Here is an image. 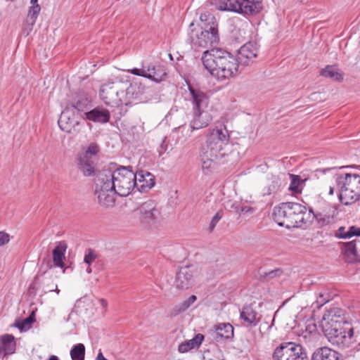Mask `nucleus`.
I'll use <instances>...</instances> for the list:
<instances>
[{
    "label": "nucleus",
    "instance_id": "obj_1",
    "mask_svg": "<svg viewBox=\"0 0 360 360\" xmlns=\"http://www.w3.org/2000/svg\"><path fill=\"white\" fill-rule=\"evenodd\" d=\"M258 48L256 42L246 43L240 48L236 58L219 49H207L203 52L201 60L211 75L224 81L237 73L239 64L248 65L257 56Z\"/></svg>",
    "mask_w": 360,
    "mask_h": 360
},
{
    "label": "nucleus",
    "instance_id": "obj_2",
    "mask_svg": "<svg viewBox=\"0 0 360 360\" xmlns=\"http://www.w3.org/2000/svg\"><path fill=\"white\" fill-rule=\"evenodd\" d=\"M188 40L194 50L217 46L219 41V33L215 17L209 12L201 13L200 23L190 24Z\"/></svg>",
    "mask_w": 360,
    "mask_h": 360
},
{
    "label": "nucleus",
    "instance_id": "obj_3",
    "mask_svg": "<svg viewBox=\"0 0 360 360\" xmlns=\"http://www.w3.org/2000/svg\"><path fill=\"white\" fill-rule=\"evenodd\" d=\"M305 206L292 202H283L274 209L273 219L280 226L288 229L300 227L309 219Z\"/></svg>",
    "mask_w": 360,
    "mask_h": 360
},
{
    "label": "nucleus",
    "instance_id": "obj_4",
    "mask_svg": "<svg viewBox=\"0 0 360 360\" xmlns=\"http://www.w3.org/2000/svg\"><path fill=\"white\" fill-rule=\"evenodd\" d=\"M131 166H120L116 169H103L98 171L103 176L108 179L111 188H115L117 194L125 197L129 195L136 187V174Z\"/></svg>",
    "mask_w": 360,
    "mask_h": 360
},
{
    "label": "nucleus",
    "instance_id": "obj_5",
    "mask_svg": "<svg viewBox=\"0 0 360 360\" xmlns=\"http://www.w3.org/2000/svg\"><path fill=\"white\" fill-rule=\"evenodd\" d=\"M335 183L342 204L352 205L360 199V175L352 173L337 175Z\"/></svg>",
    "mask_w": 360,
    "mask_h": 360
},
{
    "label": "nucleus",
    "instance_id": "obj_6",
    "mask_svg": "<svg viewBox=\"0 0 360 360\" xmlns=\"http://www.w3.org/2000/svg\"><path fill=\"white\" fill-rule=\"evenodd\" d=\"M229 138L225 127L208 129L206 133V145L202 150L209 153L210 157H218L221 159L229 153Z\"/></svg>",
    "mask_w": 360,
    "mask_h": 360
},
{
    "label": "nucleus",
    "instance_id": "obj_7",
    "mask_svg": "<svg viewBox=\"0 0 360 360\" xmlns=\"http://www.w3.org/2000/svg\"><path fill=\"white\" fill-rule=\"evenodd\" d=\"M214 5L219 11L254 15L262 11V0H216Z\"/></svg>",
    "mask_w": 360,
    "mask_h": 360
},
{
    "label": "nucleus",
    "instance_id": "obj_8",
    "mask_svg": "<svg viewBox=\"0 0 360 360\" xmlns=\"http://www.w3.org/2000/svg\"><path fill=\"white\" fill-rule=\"evenodd\" d=\"M322 330L328 340L333 345L345 347H349L352 342L354 329L350 323L339 326L326 325L322 327Z\"/></svg>",
    "mask_w": 360,
    "mask_h": 360
},
{
    "label": "nucleus",
    "instance_id": "obj_9",
    "mask_svg": "<svg viewBox=\"0 0 360 360\" xmlns=\"http://www.w3.org/2000/svg\"><path fill=\"white\" fill-rule=\"evenodd\" d=\"M108 179L103 176L98 172L95 179V194L97 196L98 204L104 207H111L115 205V195L117 191L115 188H111V185L108 182Z\"/></svg>",
    "mask_w": 360,
    "mask_h": 360
},
{
    "label": "nucleus",
    "instance_id": "obj_10",
    "mask_svg": "<svg viewBox=\"0 0 360 360\" xmlns=\"http://www.w3.org/2000/svg\"><path fill=\"white\" fill-rule=\"evenodd\" d=\"M125 96V91L120 89V85L113 82L103 84L100 90L101 100L110 107H119L124 104L127 105Z\"/></svg>",
    "mask_w": 360,
    "mask_h": 360
},
{
    "label": "nucleus",
    "instance_id": "obj_11",
    "mask_svg": "<svg viewBox=\"0 0 360 360\" xmlns=\"http://www.w3.org/2000/svg\"><path fill=\"white\" fill-rule=\"evenodd\" d=\"M308 214H309V218L311 217V214H312L317 226L322 228L334 224L336 221L338 212L335 205L326 202H321L319 204L315 211L312 208H310Z\"/></svg>",
    "mask_w": 360,
    "mask_h": 360
},
{
    "label": "nucleus",
    "instance_id": "obj_12",
    "mask_svg": "<svg viewBox=\"0 0 360 360\" xmlns=\"http://www.w3.org/2000/svg\"><path fill=\"white\" fill-rule=\"evenodd\" d=\"M306 354L301 345L286 342L276 348L272 358L274 360H302Z\"/></svg>",
    "mask_w": 360,
    "mask_h": 360
},
{
    "label": "nucleus",
    "instance_id": "obj_13",
    "mask_svg": "<svg viewBox=\"0 0 360 360\" xmlns=\"http://www.w3.org/2000/svg\"><path fill=\"white\" fill-rule=\"evenodd\" d=\"M138 212L139 220L146 227L153 225L160 214L155 202L152 200L143 202L138 208Z\"/></svg>",
    "mask_w": 360,
    "mask_h": 360
},
{
    "label": "nucleus",
    "instance_id": "obj_14",
    "mask_svg": "<svg viewBox=\"0 0 360 360\" xmlns=\"http://www.w3.org/2000/svg\"><path fill=\"white\" fill-rule=\"evenodd\" d=\"M127 72L136 76L147 78L157 83L164 80L166 76V72L160 67L156 68L153 64H149L147 66L143 65L141 68H134L127 70Z\"/></svg>",
    "mask_w": 360,
    "mask_h": 360
},
{
    "label": "nucleus",
    "instance_id": "obj_15",
    "mask_svg": "<svg viewBox=\"0 0 360 360\" xmlns=\"http://www.w3.org/2000/svg\"><path fill=\"white\" fill-rule=\"evenodd\" d=\"M46 271L42 273L39 271L30 284V289L34 291L42 290L44 293L54 291L57 294H59L60 290L58 289L57 285L53 283L52 276H46Z\"/></svg>",
    "mask_w": 360,
    "mask_h": 360
},
{
    "label": "nucleus",
    "instance_id": "obj_16",
    "mask_svg": "<svg viewBox=\"0 0 360 360\" xmlns=\"http://www.w3.org/2000/svg\"><path fill=\"white\" fill-rule=\"evenodd\" d=\"M61 130L69 134H77L79 122L77 120L75 112L68 106L62 112L58 121Z\"/></svg>",
    "mask_w": 360,
    "mask_h": 360
},
{
    "label": "nucleus",
    "instance_id": "obj_17",
    "mask_svg": "<svg viewBox=\"0 0 360 360\" xmlns=\"http://www.w3.org/2000/svg\"><path fill=\"white\" fill-rule=\"evenodd\" d=\"M195 268L193 266H185L179 269L175 278V286L180 290H186L191 287L194 282Z\"/></svg>",
    "mask_w": 360,
    "mask_h": 360
},
{
    "label": "nucleus",
    "instance_id": "obj_18",
    "mask_svg": "<svg viewBox=\"0 0 360 360\" xmlns=\"http://www.w3.org/2000/svg\"><path fill=\"white\" fill-rule=\"evenodd\" d=\"M349 323L346 321L345 311L339 307H333L327 310L323 316L321 326L325 327L326 325L339 326Z\"/></svg>",
    "mask_w": 360,
    "mask_h": 360
},
{
    "label": "nucleus",
    "instance_id": "obj_19",
    "mask_svg": "<svg viewBox=\"0 0 360 360\" xmlns=\"http://www.w3.org/2000/svg\"><path fill=\"white\" fill-rule=\"evenodd\" d=\"M213 340L217 342L231 340L233 338V327L229 323H219L210 330Z\"/></svg>",
    "mask_w": 360,
    "mask_h": 360
},
{
    "label": "nucleus",
    "instance_id": "obj_20",
    "mask_svg": "<svg viewBox=\"0 0 360 360\" xmlns=\"http://www.w3.org/2000/svg\"><path fill=\"white\" fill-rule=\"evenodd\" d=\"M188 89L191 95L193 112L205 111L209 103L208 96L202 91L191 86H188ZM200 114V112H198V115Z\"/></svg>",
    "mask_w": 360,
    "mask_h": 360
},
{
    "label": "nucleus",
    "instance_id": "obj_21",
    "mask_svg": "<svg viewBox=\"0 0 360 360\" xmlns=\"http://www.w3.org/2000/svg\"><path fill=\"white\" fill-rule=\"evenodd\" d=\"M136 178V187L139 191L144 193L155 186V176L147 171H140L137 173Z\"/></svg>",
    "mask_w": 360,
    "mask_h": 360
},
{
    "label": "nucleus",
    "instance_id": "obj_22",
    "mask_svg": "<svg viewBox=\"0 0 360 360\" xmlns=\"http://www.w3.org/2000/svg\"><path fill=\"white\" fill-rule=\"evenodd\" d=\"M77 167L85 176H91L96 172V158H91L78 155Z\"/></svg>",
    "mask_w": 360,
    "mask_h": 360
},
{
    "label": "nucleus",
    "instance_id": "obj_23",
    "mask_svg": "<svg viewBox=\"0 0 360 360\" xmlns=\"http://www.w3.org/2000/svg\"><path fill=\"white\" fill-rule=\"evenodd\" d=\"M84 115L87 120L100 123H107L110 117L109 110L99 108H96L90 111L85 112Z\"/></svg>",
    "mask_w": 360,
    "mask_h": 360
},
{
    "label": "nucleus",
    "instance_id": "obj_24",
    "mask_svg": "<svg viewBox=\"0 0 360 360\" xmlns=\"http://www.w3.org/2000/svg\"><path fill=\"white\" fill-rule=\"evenodd\" d=\"M340 354L328 347H323L316 349L312 356L311 360H339Z\"/></svg>",
    "mask_w": 360,
    "mask_h": 360
},
{
    "label": "nucleus",
    "instance_id": "obj_25",
    "mask_svg": "<svg viewBox=\"0 0 360 360\" xmlns=\"http://www.w3.org/2000/svg\"><path fill=\"white\" fill-rule=\"evenodd\" d=\"M16 344L13 335L6 334L0 338V354L4 356L12 354L15 352Z\"/></svg>",
    "mask_w": 360,
    "mask_h": 360
},
{
    "label": "nucleus",
    "instance_id": "obj_26",
    "mask_svg": "<svg viewBox=\"0 0 360 360\" xmlns=\"http://www.w3.org/2000/svg\"><path fill=\"white\" fill-rule=\"evenodd\" d=\"M68 246L66 243L60 241L53 250V262L56 266L63 268L65 259V253Z\"/></svg>",
    "mask_w": 360,
    "mask_h": 360
},
{
    "label": "nucleus",
    "instance_id": "obj_27",
    "mask_svg": "<svg viewBox=\"0 0 360 360\" xmlns=\"http://www.w3.org/2000/svg\"><path fill=\"white\" fill-rule=\"evenodd\" d=\"M357 242L359 243V240L355 239L343 245L342 252L345 260L348 263H353L357 261Z\"/></svg>",
    "mask_w": 360,
    "mask_h": 360
},
{
    "label": "nucleus",
    "instance_id": "obj_28",
    "mask_svg": "<svg viewBox=\"0 0 360 360\" xmlns=\"http://www.w3.org/2000/svg\"><path fill=\"white\" fill-rule=\"evenodd\" d=\"M240 317L248 324L255 326L260 321L257 312L251 305L245 306L240 311Z\"/></svg>",
    "mask_w": 360,
    "mask_h": 360
},
{
    "label": "nucleus",
    "instance_id": "obj_29",
    "mask_svg": "<svg viewBox=\"0 0 360 360\" xmlns=\"http://www.w3.org/2000/svg\"><path fill=\"white\" fill-rule=\"evenodd\" d=\"M199 112L201 114L198 115V112H193L194 118L191 122L192 131L206 127L211 122L212 119L207 112L200 111Z\"/></svg>",
    "mask_w": 360,
    "mask_h": 360
},
{
    "label": "nucleus",
    "instance_id": "obj_30",
    "mask_svg": "<svg viewBox=\"0 0 360 360\" xmlns=\"http://www.w3.org/2000/svg\"><path fill=\"white\" fill-rule=\"evenodd\" d=\"M204 338L205 337L202 334L198 333L191 340L181 342L179 345L178 351L180 353H185L193 348H198L201 345Z\"/></svg>",
    "mask_w": 360,
    "mask_h": 360
},
{
    "label": "nucleus",
    "instance_id": "obj_31",
    "mask_svg": "<svg viewBox=\"0 0 360 360\" xmlns=\"http://www.w3.org/2000/svg\"><path fill=\"white\" fill-rule=\"evenodd\" d=\"M320 75L337 82L343 80V74L340 72L338 68L335 65H326L320 71Z\"/></svg>",
    "mask_w": 360,
    "mask_h": 360
},
{
    "label": "nucleus",
    "instance_id": "obj_32",
    "mask_svg": "<svg viewBox=\"0 0 360 360\" xmlns=\"http://www.w3.org/2000/svg\"><path fill=\"white\" fill-rule=\"evenodd\" d=\"M338 238H349L353 236H360V227L351 226L347 231L345 226H340L335 233Z\"/></svg>",
    "mask_w": 360,
    "mask_h": 360
},
{
    "label": "nucleus",
    "instance_id": "obj_33",
    "mask_svg": "<svg viewBox=\"0 0 360 360\" xmlns=\"http://www.w3.org/2000/svg\"><path fill=\"white\" fill-rule=\"evenodd\" d=\"M197 300V297L194 295H191L187 300L176 304L172 310L171 315L176 316L178 314L188 309Z\"/></svg>",
    "mask_w": 360,
    "mask_h": 360
},
{
    "label": "nucleus",
    "instance_id": "obj_34",
    "mask_svg": "<svg viewBox=\"0 0 360 360\" xmlns=\"http://www.w3.org/2000/svg\"><path fill=\"white\" fill-rule=\"evenodd\" d=\"M89 104L90 101L88 98L86 96H79L77 101L74 103H72L69 107L73 111L74 110H76L78 112H82L88 109Z\"/></svg>",
    "mask_w": 360,
    "mask_h": 360
},
{
    "label": "nucleus",
    "instance_id": "obj_35",
    "mask_svg": "<svg viewBox=\"0 0 360 360\" xmlns=\"http://www.w3.org/2000/svg\"><path fill=\"white\" fill-rule=\"evenodd\" d=\"M281 186V179L276 176H271V178L268 179L266 186L264 188V193L266 195H271L276 193Z\"/></svg>",
    "mask_w": 360,
    "mask_h": 360
},
{
    "label": "nucleus",
    "instance_id": "obj_36",
    "mask_svg": "<svg viewBox=\"0 0 360 360\" xmlns=\"http://www.w3.org/2000/svg\"><path fill=\"white\" fill-rule=\"evenodd\" d=\"M200 157L202 164V169L204 171L210 170L212 167L214 161L221 159L218 157H210L209 153H206V152L202 150L201 151Z\"/></svg>",
    "mask_w": 360,
    "mask_h": 360
},
{
    "label": "nucleus",
    "instance_id": "obj_37",
    "mask_svg": "<svg viewBox=\"0 0 360 360\" xmlns=\"http://www.w3.org/2000/svg\"><path fill=\"white\" fill-rule=\"evenodd\" d=\"M70 356L72 360H81L84 359L85 347L82 343L75 345L70 350Z\"/></svg>",
    "mask_w": 360,
    "mask_h": 360
},
{
    "label": "nucleus",
    "instance_id": "obj_38",
    "mask_svg": "<svg viewBox=\"0 0 360 360\" xmlns=\"http://www.w3.org/2000/svg\"><path fill=\"white\" fill-rule=\"evenodd\" d=\"M35 321L34 317V313L30 314L28 317L23 319L21 321H18L15 323V327H17L20 331H25L29 330L32 327V324Z\"/></svg>",
    "mask_w": 360,
    "mask_h": 360
},
{
    "label": "nucleus",
    "instance_id": "obj_39",
    "mask_svg": "<svg viewBox=\"0 0 360 360\" xmlns=\"http://www.w3.org/2000/svg\"><path fill=\"white\" fill-rule=\"evenodd\" d=\"M291 183L288 189L295 193H301V188H300L302 183V179L300 176L295 174H290Z\"/></svg>",
    "mask_w": 360,
    "mask_h": 360
},
{
    "label": "nucleus",
    "instance_id": "obj_40",
    "mask_svg": "<svg viewBox=\"0 0 360 360\" xmlns=\"http://www.w3.org/2000/svg\"><path fill=\"white\" fill-rule=\"evenodd\" d=\"M41 11V7L39 4L32 6L28 11L27 20L32 21V25H34Z\"/></svg>",
    "mask_w": 360,
    "mask_h": 360
},
{
    "label": "nucleus",
    "instance_id": "obj_41",
    "mask_svg": "<svg viewBox=\"0 0 360 360\" xmlns=\"http://www.w3.org/2000/svg\"><path fill=\"white\" fill-rule=\"evenodd\" d=\"M98 147L96 143H91L86 150L80 155L86 158H95V155L98 153Z\"/></svg>",
    "mask_w": 360,
    "mask_h": 360
},
{
    "label": "nucleus",
    "instance_id": "obj_42",
    "mask_svg": "<svg viewBox=\"0 0 360 360\" xmlns=\"http://www.w3.org/2000/svg\"><path fill=\"white\" fill-rule=\"evenodd\" d=\"M283 273L281 269H276L269 271L262 272L260 276L263 278H274L280 276Z\"/></svg>",
    "mask_w": 360,
    "mask_h": 360
},
{
    "label": "nucleus",
    "instance_id": "obj_43",
    "mask_svg": "<svg viewBox=\"0 0 360 360\" xmlns=\"http://www.w3.org/2000/svg\"><path fill=\"white\" fill-rule=\"evenodd\" d=\"M223 217V211L219 210L215 215L212 217L211 222L210 224V231H212L215 228L217 224L219 222V221Z\"/></svg>",
    "mask_w": 360,
    "mask_h": 360
},
{
    "label": "nucleus",
    "instance_id": "obj_44",
    "mask_svg": "<svg viewBox=\"0 0 360 360\" xmlns=\"http://www.w3.org/2000/svg\"><path fill=\"white\" fill-rule=\"evenodd\" d=\"M97 255L94 253V250L89 249L88 253L85 255L84 262L89 266L96 259Z\"/></svg>",
    "mask_w": 360,
    "mask_h": 360
},
{
    "label": "nucleus",
    "instance_id": "obj_45",
    "mask_svg": "<svg viewBox=\"0 0 360 360\" xmlns=\"http://www.w3.org/2000/svg\"><path fill=\"white\" fill-rule=\"evenodd\" d=\"M329 300L328 296L325 293H319V297L316 300V303L318 307L323 306Z\"/></svg>",
    "mask_w": 360,
    "mask_h": 360
},
{
    "label": "nucleus",
    "instance_id": "obj_46",
    "mask_svg": "<svg viewBox=\"0 0 360 360\" xmlns=\"http://www.w3.org/2000/svg\"><path fill=\"white\" fill-rule=\"evenodd\" d=\"M10 240V236L4 231H0V247L8 243Z\"/></svg>",
    "mask_w": 360,
    "mask_h": 360
},
{
    "label": "nucleus",
    "instance_id": "obj_47",
    "mask_svg": "<svg viewBox=\"0 0 360 360\" xmlns=\"http://www.w3.org/2000/svg\"><path fill=\"white\" fill-rule=\"evenodd\" d=\"M168 149V143L167 141V137H164L161 145L160 146V149L158 150L159 155L161 156L164 154Z\"/></svg>",
    "mask_w": 360,
    "mask_h": 360
},
{
    "label": "nucleus",
    "instance_id": "obj_48",
    "mask_svg": "<svg viewBox=\"0 0 360 360\" xmlns=\"http://www.w3.org/2000/svg\"><path fill=\"white\" fill-rule=\"evenodd\" d=\"M34 25H32V21L27 20V25L23 28V34L28 36L33 29Z\"/></svg>",
    "mask_w": 360,
    "mask_h": 360
},
{
    "label": "nucleus",
    "instance_id": "obj_49",
    "mask_svg": "<svg viewBox=\"0 0 360 360\" xmlns=\"http://www.w3.org/2000/svg\"><path fill=\"white\" fill-rule=\"evenodd\" d=\"M96 360H108V359L104 357V356L103 355L101 352H99L96 358Z\"/></svg>",
    "mask_w": 360,
    "mask_h": 360
},
{
    "label": "nucleus",
    "instance_id": "obj_50",
    "mask_svg": "<svg viewBox=\"0 0 360 360\" xmlns=\"http://www.w3.org/2000/svg\"><path fill=\"white\" fill-rule=\"evenodd\" d=\"M99 302H100V303H101V304L102 305L103 307L105 308L107 307L108 302H107V301L105 300L102 298V299L99 300Z\"/></svg>",
    "mask_w": 360,
    "mask_h": 360
},
{
    "label": "nucleus",
    "instance_id": "obj_51",
    "mask_svg": "<svg viewBox=\"0 0 360 360\" xmlns=\"http://www.w3.org/2000/svg\"><path fill=\"white\" fill-rule=\"evenodd\" d=\"M48 360H59V359L57 356L51 355Z\"/></svg>",
    "mask_w": 360,
    "mask_h": 360
},
{
    "label": "nucleus",
    "instance_id": "obj_52",
    "mask_svg": "<svg viewBox=\"0 0 360 360\" xmlns=\"http://www.w3.org/2000/svg\"><path fill=\"white\" fill-rule=\"evenodd\" d=\"M328 193H329V195H333V193H334V188H333V187L330 186Z\"/></svg>",
    "mask_w": 360,
    "mask_h": 360
},
{
    "label": "nucleus",
    "instance_id": "obj_53",
    "mask_svg": "<svg viewBox=\"0 0 360 360\" xmlns=\"http://www.w3.org/2000/svg\"><path fill=\"white\" fill-rule=\"evenodd\" d=\"M30 3H31L32 6H34L36 4H38V0H31Z\"/></svg>",
    "mask_w": 360,
    "mask_h": 360
},
{
    "label": "nucleus",
    "instance_id": "obj_54",
    "mask_svg": "<svg viewBox=\"0 0 360 360\" xmlns=\"http://www.w3.org/2000/svg\"><path fill=\"white\" fill-rule=\"evenodd\" d=\"M331 168H327V169H317L316 171H320V172H322L323 173H326V171H328L330 170Z\"/></svg>",
    "mask_w": 360,
    "mask_h": 360
},
{
    "label": "nucleus",
    "instance_id": "obj_55",
    "mask_svg": "<svg viewBox=\"0 0 360 360\" xmlns=\"http://www.w3.org/2000/svg\"><path fill=\"white\" fill-rule=\"evenodd\" d=\"M46 266H47L48 269H51L52 267V265H51L50 261L47 262Z\"/></svg>",
    "mask_w": 360,
    "mask_h": 360
},
{
    "label": "nucleus",
    "instance_id": "obj_56",
    "mask_svg": "<svg viewBox=\"0 0 360 360\" xmlns=\"http://www.w3.org/2000/svg\"><path fill=\"white\" fill-rule=\"evenodd\" d=\"M91 271H92L91 268L90 267V266H89L87 267V269H86V272H87L88 274H91Z\"/></svg>",
    "mask_w": 360,
    "mask_h": 360
},
{
    "label": "nucleus",
    "instance_id": "obj_57",
    "mask_svg": "<svg viewBox=\"0 0 360 360\" xmlns=\"http://www.w3.org/2000/svg\"><path fill=\"white\" fill-rule=\"evenodd\" d=\"M203 360H212V358H207L206 356V354H205L203 356Z\"/></svg>",
    "mask_w": 360,
    "mask_h": 360
},
{
    "label": "nucleus",
    "instance_id": "obj_58",
    "mask_svg": "<svg viewBox=\"0 0 360 360\" xmlns=\"http://www.w3.org/2000/svg\"><path fill=\"white\" fill-rule=\"evenodd\" d=\"M252 208H248V209H246L245 207H243L242 208V212H247V211H249V210H251Z\"/></svg>",
    "mask_w": 360,
    "mask_h": 360
},
{
    "label": "nucleus",
    "instance_id": "obj_59",
    "mask_svg": "<svg viewBox=\"0 0 360 360\" xmlns=\"http://www.w3.org/2000/svg\"><path fill=\"white\" fill-rule=\"evenodd\" d=\"M302 360H308L307 354L305 355V357H302Z\"/></svg>",
    "mask_w": 360,
    "mask_h": 360
}]
</instances>
